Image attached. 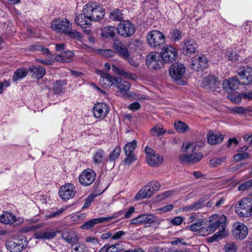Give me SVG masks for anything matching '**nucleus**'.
I'll use <instances>...</instances> for the list:
<instances>
[{
  "mask_svg": "<svg viewBox=\"0 0 252 252\" xmlns=\"http://www.w3.org/2000/svg\"><path fill=\"white\" fill-rule=\"evenodd\" d=\"M231 111L236 114H243L245 112V109L243 107H234L231 108Z\"/></svg>",
  "mask_w": 252,
  "mask_h": 252,
  "instance_id": "60",
  "label": "nucleus"
},
{
  "mask_svg": "<svg viewBox=\"0 0 252 252\" xmlns=\"http://www.w3.org/2000/svg\"><path fill=\"white\" fill-rule=\"evenodd\" d=\"M165 63H169L174 62L177 56L176 49L170 45L164 46L160 54Z\"/></svg>",
  "mask_w": 252,
  "mask_h": 252,
  "instance_id": "18",
  "label": "nucleus"
},
{
  "mask_svg": "<svg viewBox=\"0 0 252 252\" xmlns=\"http://www.w3.org/2000/svg\"><path fill=\"white\" fill-rule=\"evenodd\" d=\"M115 30L114 27L108 26L105 27L102 32L101 35L105 37H113L115 36Z\"/></svg>",
  "mask_w": 252,
  "mask_h": 252,
  "instance_id": "47",
  "label": "nucleus"
},
{
  "mask_svg": "<svg viewBox=\"0 0 252 252\" xmlns=\"http://www.w3.org/2000/svg\"><path fill=\"white\" fill-rule=\"evenodd\" d=\"M166 130L164 129L163 126L160 124H157L152 129L151 133L154 136H160L165 133Z\"/></svg>",
  "mask_w": 252,
  "mask_h": 252,
  "instance_id": "44",
  "label": "nucleus"
},
{
  "mask_svg": "<svg viewBox=\"0 0 252 252\" xmlns=\"http://www.w3.org/2000/svg\"><path fill=\"white\" fill-rule=\"evenodd\" d=\"M66 81L65 80H57L54 83L52 91L55 94H60L62 93L65 89V85Z\"/></svg>",
  "mask_w": 252,
  "mask_h": 252,
  "instance_id": "36",
  "label": "nucleus"
},
{
  "mask_svg": "<svg viewBox=\"0 0 252 252\" xmlns=\"http://www.w3.org/2000/svg\"><path fill=\"white\" fill-rule=\"evenodd\" d=\"M145 151L148 164L154 167H158L163 161V158L149 147H146Z\"/></svg>",
  "mask_w": 252,
  "mask_h": 252,
  "instance_id": "9",
  "label": "nucleus"
},
{
  "mask_svg": "<svg viewBox=\"0 0 252 252\" xmlns=\"http://www.w3.org/2000/svg\"><path fill=\"white\" fill-rule=\"evenodd\" d=\"M95 196L96 195L91 194L89 195L87 198H86L85 200V202L84 206H83V208H86L88 207L91 205L93 200L94 199Z\"/></svg>",
  "mask_w": 252,
  "mask_h": 252,
  "instance_id": "59",
  "label": "nucleus"
},
{
  "mask_svg": "<svg viewBox=\"0 0 252 252\" xmlns=\"http://www.w3.org/2000/svg\"><path fill=\"white\" fill-rule=\"evenodd\" d=\"M109 112V107L106 103H97L93 107L94 115L97 118H104Z\"/></svg>",
  "mask_w": 252,
  "mask_h": 252,
  "instance_id": "23",
  "label": "nucleus"
},
{
  "mask_svg": "<svg viewBox=\"0 0 252 252\" xmlns=\"http://www.w3.org/2000/svg\"><path fill=\"white\" fill-rule=\"evenodd\" d=\"M124 213V211H120L117 213H115L111 217H104V218H99L96 219H93L89 220L82 225L81 226V228L84 229H89L93 228L95 224L108 221L117 218L121 216Z\"/></svg>",
  "mask_w": 252,
  "mask_h": 252,
  "instance_id": "11",
  "label": "nucleus"
},
{
  "mask_svg": "<svg viewBox=\"0 0 252 252\" xmlns=\"http://www.w3.org/2000/svg\"><path fill=\"white\" fill-rule=\"evenodd\" d=\"M136 147V143H126L124 148L125 153L135 154L134 150Z\"/></svg>",
  "mask_w": 252,
  "mask_h": 252,
  "instance_id": "50",
  "label": "nucleus"
},
{
  "mask_svg": "<svg viewBox=\"0 0 252 252\" xmlns=\"http://www.w3.org/2000/svg\"><path fill=\"white\" fill-rule=\"evenodd\" d=\"M228 59L229 61L232 62H235L238 60L239 56L236 54L235 52H232L231 50H227L226 53Z\"/></svg>",
  "mask_w": 252,
  "mask_h": 252,
  "instance_id": "54",
  "label": "nucleus"
},
{
  "mask_svg": "<svg viewBox=\"0 0 252 252\" xmlns=\"http://www.w3.org/2000/svg\"><path fill=\"white\" fill-rule=\"evenodd\" d=\"M174 127L178 132L182 133L187 131V130L189 129V127L187 124L180 121L175 122Z\"/></svg>",
  "mask_w": 252,
  "mask_h": 252,
  "instance_id": "45",
  "label": "nucleus"
},
{
  "mask_svg": "<svg viewBox=\"0 0 252 252\" xmlns=\"http://www.w3.org/2000/svg\"><path fill=\"white\" fill-rule=\"evenodd\" d=\"M203 228V224L201 221H199L190 226V230L192 231L195 232Z\"/></svg>",
  "mask_w": 252,
  "mask_h": 252,
  "instance_id": "55",
  "label": "nucleus"
},
{
  "mask_svg": "<svg viewBox=\"0 0 252 252\" xmlns=\"http://www.w3.org/2000/svg\"><path fill=\"white\" fill-rule=\"evenodd\" d=\"M227 218L224 215L219 216L218 214H215L209 218V221L211 224L207 227L205 230H202L203 235H207L211 233L215 232L217 228L219 229V231L215 233L212 237L209 238L210 242L218 241L221 239L225 235V226L226 224Z\"/></svg>",
  "mask_w": 252,
  "mask_h": 252,
  "instance_id": "1",
  "label": "nucleus"
},
{
  "mask_svg": "<svg viewBox=\"0 0 252 252\" xmlns=\"http://www.w3.org/2000/svg\"><path fill=\"white\" fill-rule=\"evenodd\" d=\"M56 232H44L45 239H51L56 235Z\"/></svg>",
  "mask_w": 252,
  "mask_h": 252,
  "instance_id": "63",
  "label": "nucleus"
},
{
  "mask_svg": "<svg viewBox=\"0 0 252 252\" xmlns=\"http://www.w3.org/2000/svg\"><path fill=\"white\" fill-rule=\"evenodd\" d=\"M142 219H143V225L146 227L150 226L151 224L156 220V218L152 215L143 214Z\"/></svg>",
  "mask_w": 252,
  "mask_h": 252,
  "instance_id": "46",
  "label": "nucleus"
},
{
  "mask_svg": "<svg viewBox=\"0 0 252 252\" xmlns=\"http://www.w3.org/2000/svg\"><path fill=\"white\" fill-rule=\"evenodd\" d=\"M251 187H252V179L247 181L240 185L238 187V189L240 191H244L249 189Z\"/></svg>",
  "mask_w": 252,
  "mask_h": 252,
  "instance_id": "52",
  "label": "nucleus"
},
{
  "mask_svg": "<svg viewBox=\"0 0 252 252\" xmlns=\"http://www.w3.org/2000/svg\"><path fill=\"white\" fill-rule=\"evenodd\" d=\"M96 178V173L92 169L84 170L79 176V182L83 186L87 187L94 182Z\"/></svg>",
  "mask_w": 252,
  "mask_h": 252,
  "instance_id": "14",
  "label": "nucleus"
},
{
  "mask_svg": "<svg viewBox=\"0 0 252 252\" xmlns=\"http://www.w3.org/2000/svg\"><path fill=\"white\" fill-rule=\"evenodd\" d=\"M100 55L106 58L114 57L115 56V52L111 49H104L100 51Z\"/></svg>",
  "mask_w": 252,
  "mask_h": 252,
  "instance_id": "53",
  "label": "nucleus"
},
{
  "mask_svg": "<svg viewBox=\"0 0 252 252\" xmlns=\"http://www.w3.org/2000/svg\"><path fill=\"white\" fill-rule=\"evenodd\" d=\"M174 206L172 204L167 205L162 208H160L159 210L163 213H166L173 210Z\"/></svg>",
  "mask_w": 252,
  "mask_h": 252,
  "instance_id": "61",
  "label": "nucleus"
},
{
  "mask_svg": "<svg viewBox=\"0 0 252 252\" xmlns=\"http://www.w3.org/2000/svg\"><path fill=\"white\" fill-rule=\"evenodd\" d=\"M235 211L236 214L242 218H248L252 216V199L243 198L236 204Z\"/></svg>",
  "mask_w": 252,
  "mask_h": 252,
  "instance_id": "3",
  "label": "nucleus"
},
{
  "mask_svg": "<svg viewBox=\"0 0 252 252\" xmlns=\"http://www.w3.org/2000/svg\"><path fill=\"white\" fill-rule=\"evenodd\" d=\"M30 49L31 51H41L43 54L46 55L48 57H49L50 58H52L53 57L48 48L43 47L38 45L36 44L32 45L30 47Z\"/></svg>",
  "mask_w": 252,
  "mask_h": 252,
  "instance_id": "43",
  "label": "nucleus"
},
{
  "mask_svg": "<svg viewBox=\"0 0 252 252\" xmlns=\"http://www.w3.org/2000/svg\"><path fill=\"white\" fill-rule=\"evenodd\" d=\"M72 28V24L68 20L66 19L55 20L52 22L51 25V28L53 31L64 34L65 33L68 29H71Z\"/></svg>",
  "mask_w": 252,
  "mask_h": 252,
  "instance_id": "17",
  "label": "nucleus"
},
{
  "mask_svg": "<svg viewBox=\"0 0 252 252\" xmlns=\"http://www.w3.org/2000/svg\"><path fill=\"white\" fill-rule=\"evenodd\" d=\"M226 157H222L217 158H213L210 159V163L212 167H217L224 162L226 160Z\"/></svg>",
  "mask_w": 252,
  "mask_h": 252,
  "instance_id": "51",
  "label": "nucleus"
},
{
  "mask_svg": "<svg viewBox=\"0 0 252 252\" xmlns=\"http://www.w3.org/2000/svg\"><path fill=\"white\" fill-rule=\"evenodd\" d=\"M29 72V70L27 68H21L17 69L12 76V81L14 82H17L25 78Z\"/></svg>",
  "mask_w": 252,
  "mask_h": 252,
  "instance_id": "33",
  "label": "nucleus"
},
{
  "mask_svg": "<svg viewBox=\"0 0 252 252\" xmlns=\"http://www.w3.org/2000/svg\"><path fill=\"white\" fill-rule=\"evenodd\" d=\"M112 70L115 74L126 78H131V74L125 72L123 69L118 68L114 64L112 65Z\"/></svg>",
  "mask_w": 252,
  "mask_h": 252,
  "instance_id": "48",
  "label": "nucleus"
},
{
  "mask_svg": "<svg viewBox=\"0 0 252 252\" xmlns=\"http://www.w3.org/2000/svg\"><path fill=\"white\" fill-rule=\"evenodd\" d=\"M208 65L209 60L204 55L194 57L191 60V68L196 71L204 70Z\"/></svg>",
  "mask_w": 252,
  "mask_h": 252,
  "instance_id": "15",
  "label": "nucleus"
},
{
  "mask_svg": "<svg viewBox=\"0 0 252 252\" xmlns=\"http://www.w3.org/2000/svg\"><path fill=\"white\" fill-rule=\"evenodd\" d=\"M196 143H183L181 148V153L178 157L179 161L182 164H194L199 161L202 158L201 153H193Z\"/></svg>",
  "mask_w": 252,
  "mask_h": 252,
  "instance_id": "2",
  "label": "nucleus"
},
{
  "mask_svg": "<svg viewBox=\"0 0 252 252\" xmlns=\"http://www.w3.org/2000/svg\"><path fill=\"white\" fill-rule=\"evenodd\" d=\"M160 184L157 181L149 182L146 186L135 195V199L139 200L142 198H147L151 196L157 191L159 189Z\"/></svg>",
  "mask_w": 252,
  "mask_h": 252,
  "instance_id": "6",
  "label": "nucleus"
},
{
  "mask_svg": "<svg viewBox=\"0 0 252 252\" xmlns=\"http://www.w3.org/2000/svg\"><path fill=\"white\" fill-rule=\"evenodd\" d=\"M74 53L70 51H63L61 54L56 56L55 59L56 61L61 63H69L72 60Z\"/></svg>",
  "mask_w": 252,
  "mask_h": 252,
  "instance_id": "27",
  "label": "nucleus"
},
{
  "mask_svg": "<svg viewBox=\"0 0 252 252\" xmlns=\"http://www.w3.org/2000/svg\"><path fill=\"white\" fill-rule=\"evenodd\" d=\"M237 76L242 85H249L252 83V68L243 66L239 68L237 71Z\"/></svg>",
  "mask_w": 252,
  "mask_h": 252,
  "instance_id": "13",
  "label": "nucleus"
},
{
  "mask_svg": "<svg viewBox=\"0 0 252 252\" xmlns=\"http://www.w3.org/2000/svg\"><path fill=\"white\" fill-rule=\"evenodd\" d=\"M122 12V10H120L118 8L115 9L110 13L109 17L111 20L114 21H122L124 18Z\"/></svg>",
  "mask_w": 252,
  "mask_h": 252,
  "instance_id": "41",
  "label": "nucleus"
},
{
  "mask_svg": "<svg viewBox=\"0 0 252 252\" xmlns=\"http://www.w3.org/2000/svg\"><path fill=\"white\" fill-rule=\"evenodd\" d=\"M184 220V219L182 217L178 216L172 219L171 220V223L174 225H179L182 223Z\"/></svg>",
  "mask_w": 252,
  "mask_h": 252,
  "instance_id": "57",
  "label": "nucleus"
},
{
  "mask_svg": "<svg viewBox=\"0 0 252 252\" xmlns=\"http://www.w3.org/2000/svg\"><path fill=\"white\" fill-rule=\"evenodd\" d=\"M183 36L182 32L177 28L170 31L169 37L173 41H178L182 39Z\"/></svg>",
  "mask_w": 252,
  "mask_h": 252,
  "instance_id": "39",
  "label": "nucleus"
},
{
  "mask_svg": "<svg viewBox=\"0 0 252 252\" xmlns=\"http://www.w3.org/2000/svg\"><path fill=\"white\" fill-rule=\"evenodd\" d=\"M236 246L234 244H228L226 247V252H236Z\"/></svg>",
  "mask_w": 252,
  "mask_h": 252,
  "instance_id": "62",
  "label": "nucleus"
},
{
  "mask_svg": "<svg viewBox=\"0 0 252 252\" xmlns=\"http://www.w3.org/2000/svg\"><path fill=\"white\" fill-rule=\"evenodd\" d=\"M204 200L202 198H200L197 202L192 204L188 206H186L183 208L184 211H196L202 209L205 206Z\"/></svg>",
  "mask_w": 252,
  "mask_h": 252,
  "instance_id": "38",
  "label": "nucleus"
},
{
  "mask_svg": "<svg viewBox=\"0 0 252 252\" xmlns=\"http://www.w3.org/2000/svg\"><path fill=\"white\" fill-rule=\"evenodd\" d=\"M248 233V228L243 223L237 222L233 224V235L236 239L243 240Z\"/></svg>",
  "mask_w": 252,
  "mask_h": 252,
  "instance_id": "19",
  "label": "nucleus"
},
{
  "mask_svg": "<svg viewBox=\"0 0 252 252\" xmlns=\"http://www.w3.org/2000/svg\"><path fill=\"white\" fill-rule=\"evenodd\" d=\"M142 218H143L142 215H140L137 217L131 220V223L135 225H143V221Z\"/></svg>",
  "mask_w": 252,
  "mask_h": 252,
  "instance_id": "58",
  "label": "nucleus"
},
{
  "mask_svg": "<svg viewBox=\"0 0 252 252\" xmlns=\"http://www.w3.org/2000/svg\"><path fill=\"white\" fill-rule=\"evenodd\" d=\"M118 33L124 37L132 36L135 32V25L128 20H122L117 26Z\"/></svg>",
  "mask_w": 252,
  "mask_h": 252,
  "instance_id": "10",
  "label": "nucleus"
},
{
  "mask_svg": "<svg viewBox=\"0 0 252 252\" xmlns=\"http://www.w3.org/2000/svg\"><path fill=\"white\" fill-rule=\"evenodd\" d=\"M5 246L10 252H21L25 248L22 240L20 239L7 241L5 243Z\"/></svg>",
  "mask_w": 252,
  "mask_h": 252,
  "instance_id": "24",
  "label": "nucleus"
},
{
  "mask_svg": "<svg viewBox=\"0 0 252 252\" xmlns=\"http://www.w3.org/2000/svg\"><path fill=\"white\" fill-rule=\"evenodd\" d=\"M121 152V148L120 146L116 147L113 150L110 152L108 158L106 160V163L111 164L112 167L115 165V161L118 158Z\"/></svg>",
  "mask_w": 252,
  "mask_h": 252,
  "instance_id": "28",
  "label": "nucleus"
},
{
  "mask_svg": "<svg viewBox=\"0 0 252 252\" xmlns=\"http://www.w3.org/2000/svg\"><path fill=\"white\" fill-rule=\"evenodd\" d=\"M181 45L182 46V53L186 55L194 53L198 47L196 41L191 39L184 40Z\"/></svg>",
  "mask_w": 252,
  "mask_h": 252,
  "instance_id": "20",
  "label": "nucleus"
},
{
  "mask_svg": "<svg viewBox=\"0 0 252 252\" xmlns=\"http://www.w3.org/2000/svg\"><path fill=\"white\" fill-rule=\"evenodd\" d=\"M126 233L123 231H119L116 232L114 235L112 236L111 238L113 240H118L120 239L122 236L124 235Z\"/></svg>",
  "mask_w": 252,
  "mask_h": 252,
  "instance_id": "64",
  "label": "nucleus"
},
{
  "mask_svg": "<svg viewBox=\"0 0 252 252\" xmlns=\"http://www.w3.org/2000/svg\"><path fill=\"white\" fill-rule=\"evenodd\" d=\"M84 7L86 9V12L88 13L91 22L93 21H98L104 16L105 10L95 3H88Z\"/></svg>",
  "mask_w": 252,
  "mask_h": 252,
  "instance_id": "4",
  "label": "nucleus"
},
{
  "mask_svg": "<svg viewBox=\"0 0 252 252\" xmlns=\"http://www.w3.org/2000/svg\"><path fill=\"white\" fill-rule=\"evenodd\" d=\"M124 249L123 245L120 244H115L109 246L105 245L100 250V252H118Z\"/></svg>",
  "mask_w": 252,
  "mask_h": 252,
  "instance_id": "34",
  "label": "nucleus"
},
{
  "mask_svg": "<svg viewBox=\"0 0 252 252\" xmlns=\"http://www.w3.org/2000/svg\"><path fill=\"white\" fill-rule=\"evenodd\" d=\"M93 159L94 163L99 165L103 163L106 160L104 158V152L101 149L97 150L94 154Z\"/></svg>",
  "mask_w": 252,
  "mask_h": 252,
  "instance_id": "37",
  "label": "nucleus"
},
{
  "mask_svg": "<svg viewBox=\"0 0 252 252\" xmlns=\"http://www.w3.org/2000/svg\"><path fill=\"white\" fill-rule=\"evenodd\" d=\"M163 62L159 53L153 52L147 56L146 63L149 69L156 70L159 69L163 66Z\"/></svg>",
  "mask_w": 252,
  "mask_h": 252,
  "instance_id": "8",
  "label": "nucleus"
},
{
  "mask_svg": "<svg viewBox=\"0 0 252 252\" xmlns=\"http://www.w3.org/2000/svg\"><path fill=\"white\" fill-rule=\"evenodd\" d=\"M96 73L100 75L99 84L105 89H108L112 86H115L118 77H114L110 74L105 73L101 70H97Z\"/></svg>",
  "mask_w": 252,
  "mask_h": 252,
  "instance_id": "12",
  "label": "nucleus"
},
{
  "mask_svg": "<svg viewBox=\"0 0 252 252\" xmlns=\"http://www.w3.org/2000/svg\"><path fill=\"white\" fill-rule=\"evenodd\" d=\"M16 220L15 216L12 213L4 212L0 217V221L4 224H12Z\"/></svg>",
  "mask_w": 252,
  "mask_h": 252,
  "instance_id": "35",
  "label": "nucleus"
},
{
  "mask_svg": "<svg viewBox=\"0 0 252 252\" xmlns=\"http://www.w3.org/2000/svg\"><path fill=\"white\" fill-rule=\"evenodd\" d=\"M130 84L127 81H125L122 78L118 77V81L115 84V86L119 89L121 93H126L130 89Z\"/></svg>",
  "mask_w": 252,
  "mask_h": 252,
  "instance_id": "31",
  "label": "nucleus"
},
{
  "mask_svg": "<svg viewBox=\"0 0 252 252\" xmlns=\"http://www.w3.org/2000/svg\"><path fill=\"white\" fill-rule=\"evenodd\" d=\"M28 70L32 73V76L35 78H41L45 74V69L39 65L32 66Z\"/></svg>",
  "mask_w": 252,
  "mask_h": 252,
  "instance_id": "32",
  "label": "nucleus"
},
{
  "mask_svg": "<svg viewBox=\"0 0 252 252\" xmlns=\"http://www.w3.org/2000/svg\"><path fill=\"white\" fill-rule=\"evenodd\" d=\"M147 40L149 45L156 49H160L165 42L164 35L158 30L150 32L147 35Z\"/></svg>",
  "mask_w": 252,
  "mask_h": 252,
  "instance_id": "5",
  "label": "nucleus"
},
{
  "mask_svg": "<svg viewBox=\"0 0 252 252\" xmlns=\"http://www.w3.org/2000/svg\"><path fill=\"white\" fill-rule=\"evenodd\" d=\"M240 85H242V83L240 79H237L236 77L225 80L222 84L223 89L229 93H233V91L237 90Z\"/></svg>",
  "mask_w": 252,
  "mask_h": 252,
  "instance_id": "21",
  "label": "nucleus"
},
{
  "mask_svg": "<svg viewBox=\"0 0 252 252\" xmlns=\"http://www.w3.org/2000/svg\"><path fill=\"white\" fill-rule=\"evenodd\" d=\"M185 67L181 63H175L169 68V72L171 77L178 85H184L183 77L185 72Z\"/></svg>",
  "mask_w": 252,
  "mask_h": 252,
  "instance_id": "7",
  "label": "nucleus"
},
{
  "mask_svg": "<svg viewBox=\"0 0 252 252\" xmlns=\"http://www.w3.org/2000/svg\"><path fill=\"white\" fill-rule=\"evenodd\" d=\"M202 85L204 87L210 89L213 91H217L220 88L221 83L217 80L216 78L213 76H209L204 78L202 81Z\"/></svg>",
  "mask_w": 252,
  "mask_h": 252,
  "instance_id": "25",
  "label": "nucleus"
},
{
  "mask_svg": "<svg viewBox=\"0 0 252 252\" xmlns=\"http://www.w3.org/2000/svg\"><path fill=\"white\" fill-rule=\"evenodd\" d=\"M126 157L123 160L124 166H130L133 162L137 160L135 154L125 153Z\"/></svg>",
  "mask_w": 252,
  "mask_h": 252,
  "instance_id": "42",
  "label": "nucleus"
},
{
  "mask_svg": "<svg viewBox=\"0 0 252 252\" xmlns=\"http://www.w3.org/2000/svg\"><path fill=\"white\" fill-rule=\"evenodd\" d=\"M62 238L69 243H74L77 241L76 234L72 231H64L62 233Z\"/></svg>",
  "mask_w": 252,
  "mask_h": 252,
  "instance_id": "40",
  "label": "nucleus"
},
{
  "mask_svg": "<svg viewBox=\"0 0 252 252\" xmlns=\"http://www.w3.org/2000/svg\"><path fill=\"white\" fill-rule=\"evenodd\" d=\"M115 47L116 51L121 57L124 59H128L129 53L126 45L121 41H117L115 42Z\"/></svg>",
  "mask_w": 252,
  "mask_h": 252,
  "instance_id": "26",
  "label": "nucleus"
},
{
  "mask_svg": "<svg viewBox=\"0 0 252 252\" xmlns=\"http://www.w3.org/2000/svg\"><path fill=\"white\" fill-rule=\"evenodd\" d=\"M65 34L70 38H75L78 40H80L82 38L81 33L75 29H68Z\"/></svg>",
  "mask_w": 252,
  "mask_h": 252,
  "instance_id": "49",
  "label": "nucleus"
},
{
  "mask_svg": "<svg viewBox=\"0 0 252 252\" xmlns=\"http://www.w3.org/2000/svg\"><path fill=\"white\" fill-rule=\"evenodd\" d=\"M249 157V154L247 152L239 153L234 157V160L238 162L241 160L248 158Z\"/></svg>",
  "mask_w": 252,
  "mask_h": 252,
  "instance_id": "56",
  "label": "nucleus"
},
{
  "mask_svg": "<svg viewBox=\"0 0 252 252\" xmlns=\"http://www.w3.org/2000/svg\"><path fill=\"white\" fill-rule=\"evenodd\" d=\"M86 9L84 7L82 13L77 15L75 19V23L82 28H86L91 26L92 22L88 16V13L86 12Z\"/></svg>",
  "mask_w": 252,
  "mask_h": 252,
  "instance_id": "22",
  "label": "nucleus"
},
{
  "mask_svg": "<svg viewBox=\"0 0 252 252\" xmlns=\"http://www.w3.org/2000/svg\"><path fill=\"white\" fill-rule=\"evenodd\" d=\"M207 142H221L223 140L224 135L220 132L210 130L207 134Z\"/></svg>",
  "mask_w": 252,
  "mask_h": 252,
  "instance_id": "30",
  "label": "nucleus"
},
{
  "mask_svg": "<svg viewBox=\"0 0 252 252\" xmlns=\"http://www.w3.org/2000/svg\"><path fill=\"white\" fill-rule=\"evenodd\" d=\"M229 97L230 98V99L234 101L235 103H239L241 101L242 98H244L249 100L252 99V92H247L241 93L239 94V95L237 94H231L229 96Z\"/></svg>",
  "mask_w": 252,
  "mask_h": 252,
  "instance_id": "29",
  "label": "nucleus"
},
{
  "mask_svg": "<svg viewBox=\"0 0 252 252\" xmlns=\"http://www.w3.org/2000/svg\"><path fill=\"white\" fill-rule=\"evenodd\" d=\"M75 193V186L71 183L65 184L61 186L59 191V195L63 200H68L73 198Z\"/></svg>",
  "mask_w": 252,
  "mask_h": 252,
  "instance_id": "16",
  "label": "nucleus"
}]
</instances>
